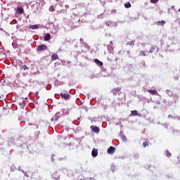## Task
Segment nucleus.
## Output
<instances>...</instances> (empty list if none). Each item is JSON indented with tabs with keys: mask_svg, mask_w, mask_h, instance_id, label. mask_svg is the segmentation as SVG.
<instances>
[{
	"mask_svg": "<svg viewBox=\"0 0 180 180\" xmlns=\"http://www.w3.org/2000/svg\"><path fill=\"white\" fill-rule=\"evenodd\" d=\"M160 0H150L151 4H157Z\"/></svg>",
	"mask_w": 180,
	"mask_h": 180,
	"instance_id": "nucleus-23",
	"label": "nucleus"
},
{
	"mask_svg": "<svg viewBox=\"0 0 180 180\" xmlns=\"http://www.w3.org/2000/svg\"><path fill=\"white\" fill-rule=\"evenodd\" d=\"M30 29H32V30L39 29V25H30Z\"/></svg>",
	"mask_w": 180,
	"mask_h": 180,
	"instance_id": "nucleus-16",
	"label": "nucleus"
},
{
	"mask_svg": "<svg viewBox=\"0 0 180 180\" xmlns=\"http://www.w3.org/2000/svg\"><path fill=\"white\" fill-rule=\"evenodd\" d=\"M51 39V35L49 34V33H48V34H46V35H45V37H44V40L45 41H49V40H50Z\"/></svg>",
	"mask_w": 180,
	"mask_h": 180,
	"instance_id": "nucleus-9",
	"label": "nucleus"
},
{
	"mask_svg": "<svg viewBox=\"0 0 180 180\" xmlns=\"http://www.w3.org/2000/svg\"><path fill=\"white\" fill-rule=\"evenodd\" d=\"M18 67L20 68V72H21L22 75L26 77V75H27L29 72V67L23 64V63L22 62L18 65Z\"/></svg>",
	"mask_w": 180,
	"mask_h": 180,
	"instance_id": "nucleus-1",
	"label": "nucleus"
},
{
	"mask_svg": "<svg viewBox=\"0 0 180 180\" xmlns=\"http://www.w3.org/2000/svg\"><path fill=\"white\" fill-rule=\"evenodd\" d=\"M157 52H158V47H157V46H153L149 51V53H157Z\"/></svg>",
	"mask_w": 180,
	"mask_h": 180,
	"instance_id": "nucleus-7",
	"label": "nucleus"
},
{
	"mask_svg": "<svg viewBox=\"0 0 180 180\" xmlns=\"http://www.w3.org/2000/svg\"><path fill=\"white\" fill-rule=\"evenodd\" d=\"M166 155H167V157H171L172 154H171V153L167 151Z\"/></svg>",
	"mask_w": 180,
	"mask_h": 180,
	"instance_id": "nucleus-25",
	"label": "nucleus"
},
{
	"mask_svg": "<svg viewBox=\"0 0 180 180\" xmlns=\"http://www.w3.org/2000/svg\"><path fill=\"white\" fill-rule=\"evenodd\" d=\"M131 115L132 116H139V112H137V110H132L131 111Z\"/></svg>",
	"mask_w": 180,
	"mask_h": 180,
	"instance_id": "nucleus-17",
	"label": "nucleus"
},
{
	"mask_svg": "<svg viewBox=\"0 0 180 180\" xmlns=\"http://www.w3.org/2000/svg\"><path fill=\"white\" fill-rule=\"evenodd\" d=\"M143 67H146V62H143Z\"/></svg>",
	"mask_w": 180,
	"mask_h": 180,
	"instance_id": "nucleus-26",
	"label": "nucleus"
},
{
	"mask_svg": "<svg viewBox=\"0 0 180 180\" xmlns=\"http://www.w3.org/2000/svg\"><path fill=\"white\" fill-rule=\"evenodd\" d=\"M47 50V46L45 44L39 45L37 48V51H44Z\"/></svg>",
	"mask_w": 180,
	"mask_h": 180,
	"instance_id": "nucleus-2",
	"label": "nucleus"
},
{
	"mask_svg": "<svg viewBox=\"0 0 180 180\" xmlns=\"http://www.w3.org/2000/svg\"><path fill=\"white\" fill-rule=\"evenodd\" d=\"M25 99H27V97H25Z\"/></svg>",
	"mask_w": 180,
	"mask_h": 180,
	"instance_id": "nucleus-27",
	"label": "nucleus"
},
{
	"mask_svg": "<svg viewBox=\"0 0 180 180\" xmlns=\"http://www.w3.org/2000/svg\"><path fill=\"white\" fill-rule=\"evenodd\" d=\"M51 176H52L53 179H55V180L60 179V174H58V173H57V172L53 173L51 174Z\"/></svg>",
	"mask_w": 180,
	"mask_h": 180,
	"instance_id": "nucleus-4",
	"label": "nucleus"
},
{
	"mask_svg": "<svg viewBox=\"0 0 180 180\" xmlns=\"http://www.w3.org/2000/svg\"><path fill=\"white\" fill-rule=\"evenodd\" d=\"M25 10H23V8L19 7L17 8L16 13L18 15H22V13H24Z\"/></svg>",
	"mask_w": 180,
	"mask_h": 180,
	"instance_id": "nucleus-5",
	"label": "nucleus"
},
{
	"mask_svg": "<svg viewBox=\"0 0 180 180\" xmlns=\"http://www.w3.org/2000/svg\"><path fill=\"white\" fill-rule=\"evenodd\" d=\"M140 54H142V56H143L144 57H146V56H148V54H150V52H148V51H141L140 52Z\"/></svg>",
	"mask_w": 180,
	"mask_h": 180,
	"instance_id": "nucleus-15",
	"label": "nucleus"
},
{
	"mask_svg": "<svg viewBox=\"0 0 180 180\" xmlns=\"http://www.w3.org/2000/svg\"><path fill=\"white\" fill-rule=\"evenodd\" d=\"M143 147H147V146H148V142H147V141L143 142Z\"/></svg>",
	"mask_w": 180,
	"mask_h": 180,
	"instance_id": "nucleus-24",
	"label": "nucleus"
},
{
	"mask_svg": "<svg viewBox=\"0 0 180 180\" xmlns=\"http://www.w3.org/2000/svg\"><path fill=\"white\" fill-rule=\"evenodd\" d=\"M148 92L149 93V94H150L151 95H158V91H157V90H151V89H149L148 91Z\"/></svg>",
	"mask_w": 180,
	"mask_h": 180,
	"instance_id": "nucleus-11",
	"label": "nucleus"
},
{
	"mask_svg": "<svg viewBox=\"0 0 180 180\" xmlns=\"http://www.w3.org/2000/svg\"><path fill=\"white\" fill-rule=\"evenodd\" d=\"M52 61H56V60H58V55L57 53H53L51 55Z\"/></svg>",
	"mask_w": 180,
	"mask_h": 180,
	"instance_id": "nucleus-10",
	"label": "nucleus"
},
{
	"mask_svg": "<svg viewBox=\"0 0 180 180\" xmlns=\"http://www.w3.org/2000/svg\"><path fill=\"white\" fill-rule=\"evenodd\" d=\"M92 157H98V149L94 148L91 152Z\"/></svg>",
	"mask_w": 180,
	"mask_h": 180,
	"instance_id": "nucleus-8",
	"label": "nucleus"
},
{
	"mask_svg": "<svg viewBox=\"0 0 180 180\" xmlns=\"http://www.w3.org/2000/svg\"><path fill=\"white\" fill-rule=\"evenodd\" d=\"M115 150H116V148L114 146H110V148L107 150V153L108 154H115Z\"/></svg>",
	"mask_w": 180,
	"mask_h": 180,
	"instance_id": "nucleus-3",
	"label": "nucleus"
},
{
	"mask_svg": "<svg viewBox=\"0 0 180 180\" xmlns=\"http://www.w3.org/2000/svg\"><path fill=\"white\" fill-rule=\"evenodd\" d=\"M121 139H122V140L123 141H127V138H126V136H124V135H122V136H121Z\"/></svg>",
	"mask_w": 180,
	"mask_h": 180,
	"instance_id": "nucleus-22",
	"label": "nucleus"
},
{
	"mask_svg": "<svg viewBox=\"0 0 180 180\" xmlns=\"http://www.w3.org/2000/svg\"><path fill=\"white\" fill-rule=\"evenodd\" d=\"M117 92H120V88L117 87V89H113L112 90V93L113 94V95H116V94H117Z\"/></svg>",
	"mask_w": 180,
	"mask_h": 180,
	"instance_id": "nucleus-14",
	"label": "nucleus"
},
{
	"mask_svg": "<svg viewBox=\"0 0 180 180\" xmlns=\"http://www.w3.org/2000/svg\"><path fill=\"white\" fill-rule=\"evenodd\" d=\"M60 96L64 99H68L70 98V94L68 93H60Z\"/></svg>",
	"mask_w": 180,
	"mask_h": 180,
	"instance_id": "nucleus-6",
	"label": "nucleus"
},
{
	"mask_svg": "<svg viewBox=\"0 0 180 180\" xmlns=\"http://www.w3.org/2000/svg\"><path fill=\"white\" fill-rule=\"evenodd\" d=\"M124 6L125 8H131V4H130V2H127L124 4Z\"/></svg>",
	"mask_w": 180,
	"mask_h": 180,
	"instance_id": "nucleus-18",
	"label": "nucleus"
},
{
	"mask_svg": "<svg viewBox=\"0 0 180 180\" xmlns=\"http://www.w3.org/2000/svg\"><path fill=\"white\" fill-rule=\"evenodd\" d=\"M157 25H161V26H164L165 25V21H164V20L158 21L157 22Z\"/></svg>",
	"mask_w": 180,
	"mask_h": 180,
	"instance_id": "nucleus-19",
	"label": "nucleus"
},
{
	"mask_svg": "<svg viewBox=\"0 0 180 180\" xmlns=\"http://www.w3.org/2000/svg\"><path fill=\"white\" fill-rule=\"evenodd\" d=\"M128 46H134V41H131L127 42Z\"/></svg>",
	"mask_w": 180,
	"mask_h": 180,
	"instance_id": "nucleus-21",
	"label": "nucleus"
},
{
	"mask_svg": "<svg viewBox=\"0 0 180 180\" xmlns=\"http://www.w3.org/2000/svg\"><path fill=\"white\" fill-rule=\"evenodd\" d=\"M94 63H96V64H97L98 65H101V66L103 65V62L99 60V59L98 58L94 59Z\"/></svg>",
	"mask_w": 180,
	"mask_h": 180,
	"instance_id": "nucleus-12",
	"label": "nucleus"
},
{
	"mask_svg": "<svg viewBox=\"0 0 180 180\" xmlns=\"http://www.w3.org/2000/svg\"><path fill=\"white\" fill-rule=\"evenodd\" d=\"M49 11H50V12H54V11H56V7L51 6L49 7Z\"/></svg>",
	"mask_w": 180,
	"mask_h": 180,
	"instance_id": "nucleus-20",
	"label": "nucleus"
},
{
	"mask_svg": "<svg viewBox=\"0 0 180 180\" xmlns=\"http://www.w3.org/2000/svg\"><path fill=\"white\" fill-rule=\"evenodd\" d=\"M92 127H93V131H94V133H99V131H101V129H99V127L91 126V129H92Z\"/></svg>",
	"mask_w": 180,
	"mask_h": 180,
	"instance_id": "nucleus-13",
	"label": "nucleus"
}]
</instances>
